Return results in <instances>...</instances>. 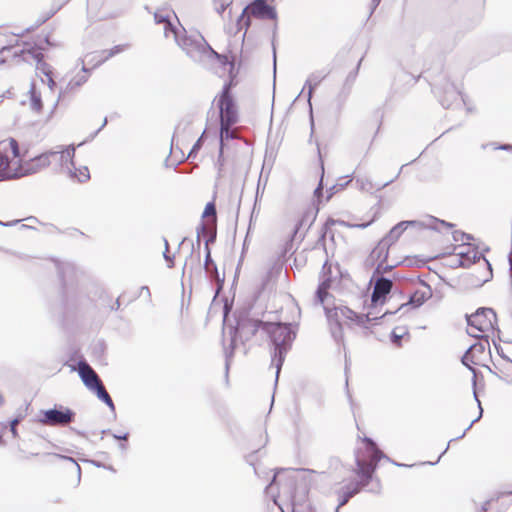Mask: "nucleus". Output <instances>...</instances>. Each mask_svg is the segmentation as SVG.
<instances>
[{
  "instance_id": "f257e3e1",
  "label": "nucleus",
  "mask_w": 512,
  "mask_h": 512,
  "mask_svg": "<svg viewBox=\"0 0 512 512\" xmlns=\"http://www.w3.org/2000/svg\"><path fill=\"white\" fill-rule=\"evenodd\" d=\"M363 442L365 444V452L362 455H360L359 451L356 452V468L353 470L359 476L360 480L349 482L337 491L338 505L336 512H339V508L346 505L362 488L369 485L381 459H386L399 467H408L406 464H400L391 460L379 449L377 443L372 438L365 436Z\"/></svg>"
},
{
  "instance_id": "f03ea898",
  "label": "nucleus",
  "mask_w": 512,
  "mask_h": 512,
  "mask_svg": "<svg viewBox=\"0 0 512 512\" xmlns=\"http://www.w3.org/2000/svg\"><path fill=\"white\" fill-rule=\"evenodd\" d=\"M263 332L268 336L273 348L271 357L272 365L276 368L275 384H277L286 354L296 338V331L291 323L266 321V324H263Z\"/></svg>"
},
{
  "instance_id": "7ed1b4c3",
  "label": "nucleus",
  "mask_w": 512,
  "mask_h": 512,
  "mask_svg": "<svg viewBox=\"0 0 512 512\" xmlns=\"http://www.w3.org/2000/svg\"><path fill=\"white\" fill-rule=\"evenodd\" d=\"M236 324L229 328V335L231 338L230 345L225 349V376L228 378L231 359L234 356L236 343L238 340L241 342L249 341L261 329L263 331V324L266 321L252 319L250 317V309L235 312Z\"/></svg>"
},
{
  "instance_id": "20e7f679",
  "label": "nucleus",
  "mask_w": 512,
  "mask_h": 512,
  "mask_svg": "<svg viewBox=\"0 0 512 512\" xmlns=\"http://www.w3.org/2000/svg\"><path fill=\"white\" fill-rule=\"evenodd\" d=\"M324 312L329 324L331 336L337 343L343 342V327L341 324V319L350 320L360 327L367 328V324H377L378 321L385 317L388 313L384 312L379 317H371V311H369L367 314H359L344 305H335L333 308L324 306Z\"/></svg>"
},
{
  "instance_id": "39448f33",
  "label": "nucleus",
  "mask_w": 512,
  "mask_h": 512,
  "mask_svg": "<svg viewBox=\"0 0 512 512\" xmlns=\"http://www.w3.org/2000/svg\"><path fill=\"white\" fill-rule=\"evenodd\" d=\"M170 35H173L176 44L194 62H202L206 59L211 46L201 34L187 35L183 27L180 30L174 24H169L166 28V37Z\"/></svg>"
},
{
  "instance_id": "423d86ee",
  "label": "nucleus",
  "mask_w": 512,
  "mask_h": 512,
  "mask_svg": "<svg viewBox=\"0 0 512 512\" xmlns=\"http://www.w3.org/2000/svg\"><path fill=\"white\" fill-rule=\"evenodd\" d=\"M251 16L261 20H276L277 11L272 5L265 0H253L248 4L236 20L237 30L245 29V32L251 25Z\"/></svg>"
},
{
  "instance_id": "0eeeda50",
  "label": "nucleus",
  "mask_w": 512,
  "mask_h": 512,
  "mask_svg": "<svg viewBox=\"0 0 512 512\" xmlns=\"http://www.w3.org/2000/svg\"><path fill=\"white\" fill-rule=\"evenodd\" d=\"M461 363H462V364H463V365H464V366H465L469 371H471V372H472V374H473V377H472V389H473V396H474V399H475V401L477 402V405H478V408H479V415H478V416H477V417H476V418H475V419H474V420L469 424V426H468V427L463 431V433H462L460 436H458V437H456V438H454V439H451L449 442H452V441H454V440H457V439H461V438H463V437L465 436L466 432H467V431H468V430L473 426V424H474L475 422H477V421L482 417V415H483V408H482L481 402H480V400H479V398H478L477 389H476V387H477V377H478V374H480V372L472 366V364H473V365H482V364H481V362H480L478 359L472 358V355H471V354H469V352H468V351H466V352L463 354V356L461 357ZM449 444H450V443H448V444H447V446H446L445 450L440 454V456L438 457L437 461H435V462H428V464H430V465H435V464H437V463L439 462L440 458L442 457V455H444V454L447 452V450L449 449Z\"/></svg>"
},
{
  "instance_id": "6e6552de",
  "label": "nucleus",
  "mask_w": 512,
  "mask_h": 512,
  "mask_svg": "<svg viewBox=\"0 0 512 512\" xmlns=\"http://www.w3.org/2000/svg\"><path fill=\"white\" fill-rule=\"evenodd\" d=\"M466 321L469 327L475 328L479 332H486L488 330H497L496 312L492 308L480 307L473 314H466Z\"/></svg>"
},
{
  "instance_id": "1a4fd4ad",
  "label": "nucleus",
  "mask_w": 512,
  "mask_h": 512,
  "mask_svg": "<svg viewBox=\"0 0 512 512\" xmlns=\"http://www.w3.org/2000/svg\"><path fill=\"white\" fill-rule=\"evenodd\" d=\"M39 421L49 426H65L74 421L76 413L71 408L55 404L52 408L41 410Z\"/></svg>"
},
{
  "instance_id": "9d476101",
  "label": "nucleus",
  "mask_w": 512,
  "mask_h": 512,
  "mask_svg": "<svg viewBox=\"0 0 512 512\" xmlns=\"http://www.w3.org/2000/svg\"><path fill=\"white\" fill-rule=\"evenodd\" d=\"M220 122L236 124L239 121V112L234 97H217Z\"/></svg>"
},
{
  "instance_id": "9b49d317",
  "label": "nucleus",
  "mask_w": 512,
  "mask_h": 512,
  "mask_svg": "<svg viewBox=\"0 0 512 512\" xmlns=\"http://www.w3.org/2000/svg\"><path fill=\"white\" fill-rule=\"evenodd\" d=\"M52 155H56L54 150H48L29 159L28 161H25L20 166L19 176L32 175L48 167L51 164L50 158L52 157Z\"/></svg>"
},
{
  "instance_id": "f8f14e48",
  "label": "nucleus",
  "mask_w": 512,
  "mask_h": 512,
  "mask_svg": "<svg viewBox=\"0 0 512 512\" xmlns=\"http://www.w3.org/2000/svg\"><path fill=\"white\" fill-rule=\"evenodd\" d=\"M418 282L423 285L426 289L425 290H415L413 293H411L408 297L407 302L402 303L399 308L396 311H389L388 314H395L398 310H402L408 306H411L412 308H419L421 307L427 300H429L432 297V288L431 286L426 283L424 280H421L418 276Z\"/></svg>"
},
{
  "instance_id": "ddd939ff",
  "label": "nucleus",
  "mask_w": 512,
  "mask_h": 512,
  "mask_svg": "<svg viewBox=\"0 0 512 512\" xmlns=\"http://www.w3.org/2000/svg\"><path fill=\"white\" fill-rule=\"evenodd\" d=\"M373 280L374 287L371 294V302L374 307H377V305H383L385 303L387 296L392 291L393 282L390 278L384 276H378Z\"/></svg>"
},
{
  "instance_id": "4468645a",
  "label": "nucleus",
  "mask_w": 512,
  "mask_h": 512,
  "mask_svg": "<svg viewBox=\"0 0 512 512\" xmlns=\"http://www.w3.org/2000/svg\"><path fill=\"white\" fill-rule=\"evenodd\" d=\"M78 366V375L82 380L83 384L89 389L93 390L97 388L99 384H101L100 378L98 374L94 371V369L86 362V360L81 359L77 363Z\"/></svg>"
},
{
  "instance_id": "2eb2a0df",
  "label": "nucleus",
  "mask_w": 512,
  "mask_h": 512,
  "mask_svg": "<svg viewBox=\"0 0 512 512\" xmlns=\"http://www.w3.org/2000/svg\"><path fill=\"white\" fill-rule=\"evenodd\" d=\"M435 93L439 97V102L443 108L448 109L452 106L453 102L461 98V92L453 83H447L443 91L435 88Z\"/></svg>"
},
{
  "instance_id": "dca6fc26",
  "label": "nucleus",
  "mask_w": 512,
  "mask_h": 512,
  "mask_svg": "<svg viewBox=\"0 0 512 512\" xmlns=\"http://www.w3.org/2000/svg\"><path fill=\"white\" fill-rule=\"evenodd\" d=\"M424 226V223L418 220H404L397 223L395 226H393L389 232L383 237L385 240H387L390 244H394L398 241V239L401 237L403 232L408 227H422Z\"/></svg>"
},
{
  "instance_id": "f3484780",
  "label": "nucleus",
  "mask_w": 512,
  "mask_h": 512,
  "mask_svg": "<svg viewBox=\"0 0 512 512\" xmlns=\"http://www.w3.org/2000/svg\"><path fill=\"white\" fill-rule=\"evenodd\" d=\"M484 262L486 269L482 275L470 273L465 276L464 280L468 286L478 288L493 278V269L491 263L486 258H484Z\"/></svg>"
},
{
  "instance_id": "a211bd4d",
  "label": "nucleus",
  "mask_w": 512,
  "mask_h": 512,
  "mask_svg": "<svg viewBox=\"0 0 512 512\" xmlns=\"http://www.w3.org/2000/svg\"><path fill=\"white\" fill-rule=\"evenodd\" d=\"M392 246L387 240L382 238L377 246L371 251L368 261H371V264H374V262L382 261L386 262L389 256V249Z\"/></svg>"
},
{
  "instance_id": "6ab92c4d",
  "label": "nucleus",
  "mask_w": 512,
  "mask_h": 512,
  "mask_svg": "<svg viewBox=\"0 0 512 512\" xmlns=\"http://www.w3.org/2000/svg\"><path fill=\"white\" fill-rule=\"evenodd\" d=\"M2 151H6V141L0 142V181L18 176L10 169V159Z\"/></svg>"
},
{
  "instance_id": "aec40b11",
  "label": "nucleus",
  "mask_w": 512,
  "mask_h": 512,
  "mask_svg": "<svg viewBox=\"0 0 512 512\" xmlns=\"http://www.w3.org/2000/svg\"><path fill=\"white\" fill-rule=\"evenodd\" d=\"M485 256L483 253H479L475 250H468L466 252L461 251L457 253V264L456 266H461L463 268L470 267L472 264L478 262L480 259L484 260Z\"/></svg>"
},
{
  "instance_id": "412c9836",
  "label": "nucleus",
  "mask_w": 512,
  "mask_h": 512,
  "mask_svg": "<svg viewBox=\"0 0 512 512\" xmlns=\"http://www.w3.org/2000/svg\"><path fill=\"white\" fill-rule=\"evenodd\" d=\"M237 74L238 71L235 70V64H231V68L229 69V80L224 83L222 90L217 97H234L232 89L237 85Z\"/></svg>"
},
{
  "instance_id": "4be33fe9",
  "label": "nucleus",
  "mask_w": 512,
  "mask_h": 512,
  "mask_svg": "<svg viewBox=\"0 0 512 512\" xmlns=\"http://www.w3.org/2000/svg\"><path fill=\"white\" fill-rule=\"evenodd\" d=\"M237 74L238 71L235 70V64H231V68L229 69V80L224 83L222 90L217 97H234L232 89L237 85Z\"/></svg>"
},
{
  "instance_id": "5701e85b",
  "label": "nucleus",
  "mask_w": 512,
  "mask_h": 512,
  "mask_svg": "<svg viewBox=\"0 0 512 512\" xmlns=\"http://www.w3.org/2000/svg\"><path fill=\"white\" fill-rule=\"evenodd\" d=\"M362 60H363V58H360V60L358 61L357 65L355 67V69L352 70L351 72H349V74L347 75V77H346V79L344 81L342 90L340 92V95H343L344 97H347L350 94L352 86L354 85V82H355V80L357 78V75H358V72H359Z\"/></svg>"
},
{
  "instance_id": "b1692460",
  "label": "nucleus",
  "mask_w": 512,
  "mask_h": 512,
  "mask_svg": "<svg viewBox=\"0 0 512 512\" xmlns=\"http://www.w3.org/2000/svg\"><path fill=\"white\" fill-rule=\"evenodd\" d=\"M206 275L210 278V280L215 279L218 282L217 286L215 288V295H214V299H216L223 289L224 281H225V274L223 273V275L220 276L216 263H213V265L210 266L209 273H206Z\"/></svg>"
},
{
  "instance_id": "393cba45",
  "label": "nucleus",
  "mask_w": 512,
  "mask_h": 512,
  "mask_svg": "<svg viewBox=\"0 0 512 512\" xmlns=\"http://www.w3.org/2000/svg\"><path fill=\"white\" fill-rule=\"evenodd\" d=\"M235 124H225L224 122H220L219 128V147H225V142L232 140L235 138V134L232 130V127Z\"/></svg>"
},
{
  "instance_id": "a878e982",
  "label": "nucleus",
  "mask_w": 512,
  "mask_h": 512,
  "mask_svg": "<svg viewBox=\"0 0 512 512\" xmlns=\"http://www.w3.org/2000/svg\"><path fill=\"white\" fill-rule=\"evenodd\" d=\"M97 398L102 401L103 403H105L108 408L113 412L115 413V405H114V402L112 400V398L110 397V395L108 394V392L106 391V389L104 388V386L102 384H99L97 386V388H94L92 390Z\"/></svg>"
},
{
  "instance_id": "bb28decb",
  "label": "nucleus",
  "mask_w": 512,
  "mask_h": 512,
  "mask_svg": "<svg viewBox=\"0 0 512 512\" xmlns=\"http://www.w3.org/2000/svg\"><path fill=\"white\" fill-rule=\"evenodd\" d=\"M56 155H52V157H58V160L61 165L67 163L68 161L74 166L73 158L75 155L74 146H68L65 149L54 151Z\"/></svg>"
},
{
  "instance_id": "cd10ccee",
  "label": "nucleus",
  "mask_w": 512,
  "mask_h": 512,
  "mask_svg": "<svg viewBox=\"0 0 512 512\" xmlns=\"http://www.w3.org/2000/svg\"><path fill=\"white\" fill-rule=\"evenodd\" d=\"M128 47H129V44H119V45H115L114 47H112L109 50H103L102 53L106 54V55L102 59L98 60L95 63L94 67L101 65L102 63L107 61L109 58L125 51Z\"/></svg>"
},
{
  "instance_id": "c85d7f7f",
  "label": "nucleus",
  "mask_w": 512,
  "mask_h": 512,
  "mask_svg": "<svg viewBox=\"0 0 512 512\" xmlns=\"http://www.w3.org/2000/svg\"><path fill=\"white\" fill-rule=\"evenodd\" d=\"M324 76L318 75V74H311L306 82L305 85L308 87V93H307V101L308 103L311 102V98L313 96V92L315 88L321 83Z\"/></svg>"
},
{
  "instance_id": "c756f323",
  "label": "nucleus",
  "mask_w": 512,
  "mask_h": 512,
  "mask_svg": "<svg viewBox=\"0 0 512 512\" xmlns=\"http://www.w3.org/2000/svg\"><path fill=\"white\" fill-rule=\"evenodd\" d=\"M206 59H216L221 66H229V69L231 68V64H235L234 61H231L226 54H220L216 52L212 47H210L208 50Z\"/></svg>"
},
{
  "instance_id": "7c9ffc66",
  "label": "nucleus",
  "mask_w": 512,
  "mask_h": 512,
  "mask_svg": "<svg viewBox=\"0 0 512 512\" xmlns=\"http://www.w3.org/2000/svg\"><path fill=\"white\" fill-rule=\"evenodd\" d=\"M408 335L405 327H395L390 333V342L396 347H402V338Z\"/></svg>"
},
{
  "instance_id": "2f4dec72",
  "label": "nucleus",
  "mask_w": 512,
  "mask_h": 512,
  "mask_svg": "<svg viewBox=\"0 0 512 512\" xmlns=\"http://www.w3.org/2000/svg\"><path fill=\"white\" fill-rule=\"evenodd\" d=\"M494 366L499 370L500 376L499 378L504 380L507 384L512 383V361L507 359L505 364L502 367H498L494 364Z\"/></svg>"
},
{
  "instance_id": "473e14b6",
  "label": "nucleus",
  "mask_w": 512,
  "mask_h": 512,
  "mask_svg": "<svg viewBox=\"0 0 512 512\" xmlns=\"http://www.w3.org/2000/svg\"><path fill=\"white\" fill-rule=\"evenodd\" d=\"M282 263H280L279 261H275L271 267L268 269V271L266 272V275L264 276L263 280H262V284L263 286H266L269 281L273 278H276L282 271Z\"/></svg>"
},
{
  "instance_id": "72a5a7b5",
  "label": "nucleus",
  "mask_w": 512,
  "mask_h": 512,
  "mask_svg": "<svg viewBox=\"0 0 512 512\" xmlns=\"http://www.w3.org/2000/svg\"><path fill=\"white\" fill-rule=\"evenodd\" d=\"M29 93H30L31 108L33 110H35L36 112H40L43 107V103H42V99H41V94L36 91L34 84L31 85Z\"/></svg>"
},
{
  "instance_id": "f704fd0d",
  "label": "nucleus",
  "mask_w": 512,
  "mask_h": 512,
  "mask_svg": "<svg viewBox=\"0 0 512 512\" xmlns=\"http://www.w3.org/2000/svg\"><path fill=\"white\" fill-rule=\"evenodd\" d=\"M165 8H159L154 12V20L156 24H164V35L166 36V28L169 24H173L169 18L168 13L165 12Z\"/></svg>"
},
{
  "instance_id": "c9c22d12",
  "label": "nucleus",
  "mask_w": 512,
  "mask_h": 512,
  "mask_svg": "<svg viewBox=\"0 0 512 512\" xmlns=\"http://www.w3.org/2000/svg\"><path fill=\"white\" fill-rule=\"evenodd\" d=\"M56 267H57V272H58V275H59V278H60V281H61V287H62V290H63V293H65L66 291V279H65V274L69 271H72L73 270V266L69 263H60V262H57L56 263Z\"/></svg>"
},
{
  "instance_id": "e433bc0d",
  "label": "nucleus",
  "mask_w": 512,
  "mask_h": 512,
  "mask_svg": "<svg viewBox=\"0 0 512 512\" xmlns=\"http://www.w3.org/2000/svg\"><path fill=\"white\" fill-rule=\"evenodd\" d=\"M486 345L489 346V342H488L487 338L485 340V343L476 342V343L472 344L468 348L467 351L469 352V354L472 355V358L478 359L480 361V356L484 354V352L486 350Z\"/></svg>"
},
{
  "instance_id": "4c0bfd02",
  "label": "nucleus",
  "mask_w": 512,
  "mask_h": 512,
  "mask_svg": "<svg viewBox=\"0 0 512 512\" xmlns=\"http://www.w3.org/2000/svg\"><path fill=\"white\" fill-rule=\"evenodd\" d=\"M337 223V220H334L333 218H328L326 222L323 224L320 230V236L318 239V242L324 243L325 238L327 237L328 233L330 232L331 238L334 237L333 232H331V226L335 225ZM338 223H343L342 221H338Z\"/></svg>"
},
{
  "instance_id": "58836bf2",
  "label": "nucleus",
  "mask_w": 512,
  "mask_h": 512,
  "mask_svg": "<svg viewBox=\"0 0 512 512\" xmlns=\"http://www.w3.org/2000/svg\"><path fill=\"white\" fill-rule=\"evenodd\" d=\"M399 265H400V263H398V262H396L395 264H392V265H388V264L385 265V262H382V261L378 262V264L374 270L373 276L371 278V281H373V279L378 276H383V274L392 271L395 267H397Z\"/></svg>"
},
{
  "instance_id": "ea45409f",
  "label": "nucleus",
  "mask_w": 512,
  "mask_h": 512,
  "mask_svg": "<svg viewBox=\"0 0 512 512\" xmlns=\"http://www.w3.org/2000/svg\"><path fill=\"white\" fill-rule=\"evenodd\" d=\"M224 165H225L224 149H223V147H219L218 156L214 163V167L217 170V179H220L223 177Z\"/></svg>"
},
{
  "instance_id": "a19ab883",
  "label": "nucleus",
  "mask_w": 512,
  "mask_h": 512,
  "mask_svg": "<svg viewBox=\"0 0 512 512\" xmlns=\"http://www.w3.org/2000/svg\"><path fill=\"white\" fill-rule=\"evenodd\" d=\"M431 221L435 225H425L424 224L423 227L431 229V230H434V231H437V232H440V229H439L438 225H441V226L449 228V229H451V228H453L455 226L453 223H450V222H447L445 220H441V219H438V218H435V217H431Z\"/></svg>"
},
{
  "instance_id": "79ce46f5",
  "label": "nucleus",
  "mask_w": 512,
  "mask_h": 512,
  "mask_svg": "<svg viewBox=\"0 0 512 512\" xmlns=\"http://www.w3.org/2000/svg\"><path fill=\"white\" fill-rule=\"evenodd\" d=\"M5 141H6V148L9 146L13 157L20 159L22 157V154H21V150H20L17 140L15 138L10 137Z\"/></svg>"
},
{
  "instance_id": "37998d69",
  "label": "nucleus",
  "mask_w": 512,
  "mask_h": 512,
  "mask_svg": "<svg viewBox=\"0 0 512 512\" xmlns=\"http://www.w3.org/2000/svg\"><path fill=\"white\" fill-rule=\"evenodd\" d=\"M351 181V179H348L346 180L345 182L343 183H336L334 185H332L328 190H327V197H326V200L329 201L332 196L336 193H338L339 191L341 190H344L347 185L349 184V182Z\"/></svg>"
},
{
  "instance_id": "c03bdc74",
  "label": "nucleus",
  "mask_w": 512,
  "mask_h": 512,
  "mask_svg": "<svg viewBox=\"0 0 512 512\" xmlns=\"http://www.w3.org/2000/svg\"><path fill=\"white\" fill-rule=\"evenodd\" d=\"M204 250H205V259H204L203 266H204L205 272L209 273L210 266H212L213 263H215L211 256V249L209 248V240L205 241Z\"/></svg>"
},
{
  "instance_id": "a18cd8bd",
  "label": "nucleus",
  "mask_w": 512,
  "mask_h": 512,
  "mask_svg": "<svg viewBox=\"0 0 512 512\" xmlns=\"http://www.w3.org/2000/svg\"><path fill=\"white\" fill-rule=\"evenodd\" d=\"M398 263L403 264L406 267H422L425 265V261L423 259L416 257H406L404 260L399 261Z\"/></svg>"
},
{
  "instance_id": "49530a36",
  "label": "nucleus",
  "mask_w": 512,
  "mask_h": 512,
  "mask_svg": "<svg viewBox=\"0 0 512 512\" xmlns=\"http://www.w3.org/2000/svg\"><path fill=\"white\" fill-rule=\"evenodd\" d=\"M452 238L455 242H462L464 241H470L473 239V236L471 234L465 233L461 230H455L452 232Z\"/></svg>"
},
{
  "instance_id": "de8ad7c7",
  "label": "nucleus",
  "mask_w": 512,
  "mask_h": 512,
  "mask_svg": "<svg viewBox=\"0 0 512 512\" xmlns=\"http://www.w3.org/2000/svg\"><path fill=\"white\" fill-rule=\"evenodd\" d=\"M204 142V132L202 135L196 140L192 148L190 149L187 158H195L198 154L199 150L201 149Z\"/></svg>"
},
{
  "instance_id": "09e8293b",
  "label": "nucleus",
  "mask_w": 512,
  "mask_h": 512,
  "mask_svg": "<svg viewBox=\"0 0 512 512\" xmlns=\"http://www.w3.org/2000/svg\"><path fill=\"white\" fill-rule=\"evenodd\" d=\"M53 456L58 458V459L66 460V461H69V462L72 463L73 467L76 470L77 479H78V483H79L80 479H81V467H80V465L72 457L64 456V455H61V454H53Z\"/></svg>"
},
{
  "instance_id": "8fccbe9b",
  "label": "nucleus",
  "mask_w": 512,
  "mask_h": 512,
  "mask_svg": "<svg viewBox=\"0 0 512 512\" xmlns=\"http://www.w3.org/2000/svg\"><path fill=\"white\" fill-rule=\"evenodd\" d=\"M164 241V251H163V258L167 262L168 268H172L174 266V256H171L169 253V243L166 238H163Z\"/></svg>"
},
{
  "instance_id": "3c124183",
  "label": "nucleus",
  "mask_w": 512,
  "mask_h": 512,
  "mask_svg": "<svg viewBox=\"0 0 512 512\" xmlns=\"http://www.w3.org/2000/svg\"><path fill=\"white\" fill-rule=\"evenodd\" d=\"M331 295L329 294L328 291H325V290H320L319 287H317V290L315 292V298H316V301L325 306L324 303H325V300L330 297Z\"/></svg>"
},
{
  "instance_id": "603ef678",
  "label": "nucleus",
  "mask_w": 512,
  "mask_h": 512,
  "mask_svg": "<svg viewBox=\"0 0 512 512\" xmlns=\"http://www.w3.org/2000/svg\"><path fill=\"white\" fill-rule=\"evenodd\" d=\"M36 70L45 76H49V74H52L50 65L46 63L44 60L36 64Z\"/></svg>"
},
{
  "instance_id": "864d4df0",
  "label": "nucleus",
  "mask_w": 512,
  "mask_h": 512,
  "mask_svg": "<svg viewBox=\"0 0 512 512\" xmlns=\"http://www.w3.org/2000/svg\"><path fill=\"white\" fill-rule=\"evenodd\" d=\"M217 211H216V206H215V203L213 201H210L206 204L205 208H204V211L202 213V218H205L207 216H211V215H216Z\"/></svg>"
},
{
  "instance_id": "5fc2aeb1",
  "label": "nucleus",
  "mask_w": 512,
  "mask_h": 512,
  "mask_svg": "<svg viewBox=\"0 0 512 512\" xmlns=\"http://www.w3.org/2000/svg\"><path fill=\"white\" fill-rule=\"evenodd\" d=\"M27 53L36 61V64L44 60V55L40 49L31 48Z\"/></svg>"
},
{
  "instance_id": "6e6d98bb",
  "label": "nucleus",
  "mask_w": 512,
  "mask_h": 512,
  "mask_svg": "<svg viewBox=\"0 0 512 512\" xmlns=\"http://www.w3.org/2000/svg\"><path fill=\"white\" fill-rule=\"evenodd\" d=\"M55 14V12H50L48 13L46 16L42 17V18H39L37 19L35 25L31 26V27H28L26 28V32H30V31H33L34 29H36L37 27L41 26L42 24H44L48 19H50L53 15Z\"/></svg>"
},
{
  "instance_id": "4d7b16f0",
  "label": "nucleus",
  "mask_w": 512,
  "mask_h": 512,
  "mask_svg": "<svg viewBox=\"0 0 512 512\" xmlns=\"http://www.w3.org/2000/svg\"><path fill=\"white\" fill-rule=\"evenodd\" d=\"M232 4V0H224L223 3L214 4L215 10L219 15H222L224 11Z\"/></svg>"
},
{
  "instance_id": "13d9d810",
  "label": "nucleus",
  "mask_w": 512,
  "mask_h": 512,
  "mask_svg": "<svg viewBox=\"0 0 512 512\" xmlns=\"http://www.w3.org/2000/svg\"><path fill=\"white\" fill-rule=\"evenodd\" d=\"M331 284H332V277H331V275H329L327 277H323L322 278V280L319 283L318 287L320 288V290L328 291L329 288L331 287Z\"/></svg>"
},
{
  "instance_id": "bf43d9fd",
  "label": "nucleus",
  "mask_w": 512,
  "mask_h": 512,
  "mask_svg": "<svg viewBox=\"0 0 512 512\" xmlns=\"http://www.w3.org/2000/svg\"><path fill=\"white\" fill-rule=\"evenodd\" d=\"M491 146L495 150H502V151L512 152V144H506V143L505 144H498V143L492 142Z\"/></svg>"
},
{
  "instance_id": "052dcab7",
  "label": "nucleus",
  "mask_w": 512,
  "mask_h": 512,
  "mask_svg": "<svg viewBox=\"0 0 512 512\" xmlns=\"http://www.w3.org/2000/svg\"><path fill=\"white\" fill-rule=\"evenodd\" d=\"M79 88V86H74L73 84V80L71 79L64 90H61L60 93H59V97H58V100L65 94V93H68V92H71L75 89Z\"/></svg>"
},
{
  "instance_id": "680f3d73",
  "label": "nucleus",
  "mask_w": 512,
  "mask_h": 512,
  "mask_svg": "<svg viewBox=\"0 0 512 512\" xmlns=\"http://www.w3.org/2000/svg\"><path fill=\"white\" fill-rule=\"evenodd\" d=\"M204 231H205V225L203 222H200L199 225L196 227V234H197L196 243L198 246H200L201 235L204 233Z\"/></svg>"
},
{
  "instance_id": "e2e57ef3",
  "label": "nucleus",
  "mask_w": 512,
  "mask_h": 512,
  "mask_svg": "<svg viewBox=\"0 0 512 512\" xmlns=\"http://www.w3.org/2000/svg\"><path fill=\"white\" fill-rule=\"evenodd\" d=\"M74 86H82L87 81L86 75H77L73 79Z\"/></svg>"
},
{
  "instance_id": "0e129e2a",
  "label": "nucleus",
  "mask_w": 512,
  "mask_h": 512,
  "mask_svg": "<svg viewBox=\"0 0 512 512\" xmlns=\"http://www.w3.org/2000/svg\"><path fill=\"white\" fill-rule=\"evenodd\" d=\"M90 178V173L87 167L80 170V176L78 177L79 182H85Z\"/></svg>"
},
{
  "instance_id": "69168bd1",
  "label": "nucleus",
  "mask_w": 512,
  "mask_h": 512,
  "mask_svg": "<svg viewBox=\"0 0 512 512\" xmlns=\"http://www.w3.org/2000/svg\"><path fill=\"white\" fill-rule=\"evenodd\" d=\"M182 162V159L177 161V162H172L170 160V155H168L164 161V166L166 168H169V167H173L174 169H176L178 167V165Z\"/></svg>"
},
{
  "instance_id": "338daca9",
  "label": "nucleus",
  "mask_w": 512,
  "mask_h": 512,
  "mask_svg": "<svg viewBox=\"0 0 512 512\" xmlns=\"http://www.w3.org/2000/svg\"><path fill=\"white\" fill-rule=\"evenodd\" d=\"M112 437L115 440L122 441V442H127L128 438H129V433L128 432H125L123 434H115V433H113Z\"/></svg>"
},
{
  "instance_id": "774afa93",
  "label": "nucleus",
  "mask_w": 512,
  "mask_h": 512,
  "mask_svg": "<svg viewBox=\"0 0 512 512\" xmlns=\"http://www.w3.org/2000/svg\"><path fill=\"white\" fill-rule=\"evenodd\" d=\"M322 274L323 277L331 275V264H329L327 261L322 266Z\"/></svg>"
}]
</instances>
